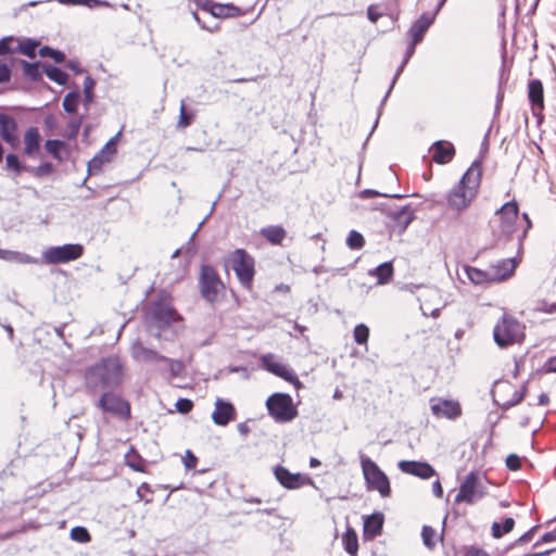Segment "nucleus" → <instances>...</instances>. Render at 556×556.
Here are the masks:
<instances>
[{
	"instance_id": "40",
	"label": "nucleus",
	"mask_w": 556,
	"mask_h": 556,
	"mask_svg": "<svg viewBox=\"0 0 556 556\" xmlns=\"http://www.w3.org/2000/svg\"><path fill=\"white\" fill-rule=\"evenodd\" d=\"M38 47V42L36 40L28 39L24 42H20L14 48V52H20L30 59L36 56V49Z\"/></svg>"
},
{
	"instance_id": "9",
	"label": "nucleus",
	"mask_w": 556,
	"mask_h": 556,
	"mask_svg": "<svg viewBox=\"0 0 556 556\" xmlns=\"http://www.w3.org/2000/svg\"><path fill=\"white\" fill-rule=\"evenodd\" d=\"M519 205L516 200L504 203L495 214L500 217V236L498 241L504 239L510 241L517 230V219Z\"/></svg>"
},
{
	"instance_id": "1",
	"label": "nucleus",
	"mask_w": 556,
	"mask_h": 556,
	"mask_svg": "<svg viewBox=\"0 0 556 556\" xmlns=\"http://www.w3.org/2000/svg\"><path fill=\"white\" fill-rule=\"evenodd\" d=\"M124 366L116 356H109L100 359L88 367L84 376L86 393L96 395L110 390H116L123 383Z\"/></svg>"
},
{
	"instance_id": "61",
	"label": "nucleus",
	"mask_w": 556,
	"mask_h": 556,
	"mask_svg": "<svg viewBox=\"0 0 556 556\" xmlns=\"http://www.w3.org/2000/svg\"><path fill=\"white\" fill-rule=\"evenodd\" d=\"M506 466L509 470L516 471L521 468V459L516 454H510L506 458Z\"/></svg>"
},
{
	"instance_id": "16",
	"label": "nucleus",
	"mask_w": 556,
	"mask_h": 556,
	"mask_svg": "<svg viewBox=\"0 0 556 556\" xmlns=\"http://www.w3.org/2000/svg\"><path fill=\"white\" fill-rule=\"evenodd\" d=\"M278 482L286 489H299L307 482H312L309 478L303 477L301 473H292L283 466H276L274 470Z\"/></svg>"
},
{
	"instance_id": "53",
	"label": "nucleus",
	"mask_w": 556,
	"mask_h": 556,
	"mask_svg": "<svg viewBox=\"0 0 556 556\" xmlns=\"http://www.w3.org/2000/svg\"><path fill=\"white\" fill-rule=\"evenodd\" d=\"M359 197L362 199H369V198H372V197H384V198H394V199H401L403 198L404 195L402 194H388V193H380L374 189H364L359 192Z\"/></svg>"
},
{
	"instance_id": "57",
	"label": "nucleus",
	"mask_w": 556,
	"mask_h": 556,
	"mask_svg": "<svg viewBox=\"0 0 556 556\" xmlns=\"http://www.w3.org/2000/svg\"><path fill=\"white\" fill-rule=\"evenodd\" d=\"M504 79V65L502 66L501 76H500V86L496 94V103H495V114L501 111L503 99H504V90L502 88Z\"/></svg>"
},
{
	"instance_id": "51",
	"label": "nucleus",
	"mask_w": 556,
	"mask_h": 556,
	"mask_svg": "<svg viewBox=\"0 0 556 556\" xmlns=\"http://www.w3.org/2000/svg\"><path fill=\"white\" fill-rule=\"evenodd\" d=\"M168 364V369L170 372V377L176 378L180 377L185 370V365L179 359H172L167 357V361H164Z\"/></svg>"
},
{
	"instance_id": "28",
	"label": "nucleus",
	"mask_w": 556,
	"mask_h": 556,
	"mask_svg": "<svg viewBox=\"0 0 556 556\" xmlns=\"http://www.w3.org/2000/svg\"><path fill=\"white\" fill-rule=\"evenodd\" d=\"M464 271L467 276V278L473 283V285H490L495 282L492 278L491 271L482 270L473 266L465 265Z\"/></svg>"
},
{
	"instance_id": "4",
	"label": "nucleus",
	"mask_w": 556,
	"mask_h": 556,
	"mask_svg": "<svg viewBox=\"0 0 556 556\" xmlns=\"http://www.w3.org/2000/svg\"><path fill=\"white\" fill-rule=\"evenodd\" d=\"M525 329L517 318L504 314L494 327L493 338L500 348H507L523 340Z\"/></svg>"
},
{
	"instance_id": "30",
	"label": "nucleus",
	"mask_w": 556,
	"mask_h": 556,
	"mask_svg": "<svg viewBox=\"0 0 556 556\" xmlns=\"http://www.w3.org/2000/svg\"><path fill=\"white\" fill-rule=\"evenodd\" d=\"M213 17L218 18H228V17H236L241 15V9L236 7L232 3L222 4V3H215L212 8V14Z\"/></svg>"
},
{
	"instance_id": "52",
	"label": "nucleus",
	"mask_w": 556,
	"mask_h": 556,
	"mask_svg": "<svg viewBox=\"0 0 556 556\" xmlns=\"http://www.w3.org/2000/svg\"><path fill=\"white\" fill-rule=\"evenodd\" d=\"M7 167L9 169H14L17 174H20L22 170H25L26 165H23L20 162V159L14 153H9L5 157Z\"/></svg>"
},
{
	"instance_id": "13",
	"label": "nucleus",
	"mask_w": 556,
	"mask_h": 556,
	"mask_svg": "<svg viewBox=\"0 0 556 556\" xmlns=\"http://www.w3.org/2000/svg\"><path fill=\"white\" fill-rule=\"evenodd\" d=\"M118 134L111 138L102 149L88 162V176L84 179L81 186H86L89 176L101 172L102 166L111 162L114 154L116 153V138Z\"/></svg>"
},
{
	"instance_id": "2",
	"label": "nucleus",
	"mask_w": 556,
	"mask_h": 556,
	"mask_svg": "<svg viewBox=\"0 0 556 556\" xmlns=\"http://www.w3.org/2000/svg\"><path fill=\"white\" fill-rule=\"evenodd\" d=\"M481 162L476 160L447 194L448 206L457 212L467 208L476 199L481 181Z\"/></svg>"
},
{
	"instance_id": "47",
	"label": "nucleus",
	"mask_w": 556,
	"mask_h": 556,
	"mask_svg": "<svg viewBox=\"0 0 556 556\" xmlns=\"http://www.w3.org/2000/svg\"><path fill=\"white\" fill-rule=\"evenodd\" d=\"M526 393H527V386L523 384L521 390H518V391H515L511 399L504 402L502 405H501V408L503 410H507L509 408H511L513 406L519 404L522 402V400L525 399L526 396Z\"/></svg>"
},
{
	"instance_id": "23",
	"label": "nucleus",
	"mask_w": 556,
	"mask_h": 556,
	"mask_svg": "<svg viewBox=\"0 0 556 556\" xmlns=\"http://www.w3.org/2000/svg\"><path fill=\"white\" fill-rule=\"evenodd\" d=\"M515 268L516 263L514 258H504L491 265L489 270L492 274L493 280L500 282L509 278L514 274Z\"/></svg>"
},
{
	"instance_id": "5",
	"label": "nucleus",
	"mask_w": 556,
	"mask_h": 556,
	"mask_svg": "<svg viewBox=\"0 0 556 556\" xmlns=\"http://www.w3.org/2000/svg\"><path fill=\"white\" fill-rule=\"evenodd\" d=\"M361 466L367 490L377 491L381 497H389L391 495L390 481L379 466L364 454H361Z\"/></svg>"
},
{
	"instance_id": "21",
	"label": "nucleus",
	"mask_w": 556,
	"mask_h": 556,
	"mask_svg": "<svg viewBox=\"0 0 556 556\" xmlns=\"http://www.w3.org/2000/svg\"><path fill=\"white\" fill-rule=\"evenodd\" d=\"M0 137L12 147H15L18 142L17 122L13 116L5 113H0Z\"/></svg>"
},
{
	"instance_id": "56",
	"label": "nucleus",
	"mask_w": 556,
	"mask_h": 556,
	"mask_svg": "<svg viewBox=\"0 0 556 556\" xmlns=\"http://www.w3.org/2000/svg\"><path fill=\"white\" fill-rule=\"evenodd\" d=\"M175 406L179 413L188 414L193 408V402L189 399L181 397L177 400Z\"/></svg>"
},
{
	"instance_id": "60",
	"label": "nucleus",
	"mask_w": 556,
	"mask_h": 556,
	"mask_svg": "<svg viewBox=\"0 0 556 556\" xmlns=\"http://www.w3.org/2000/svg\"><path fill=\"white\" fill-rule=\"evenodd\" d=\"M539 526H534L532 527L531 529H529L527 532H525L521 536H519L514 543L513 545H522V544H526L528 542H530L535 533V531L538 530Z\"/></svg>"
},
{
	"instance_id": "59",
	"label": "nucleus",
	"mask_w": 556,
	"mask_h": 556,
	"mask_svg": "<svg viewBox=\"0 0 556 556\" xmlns=\"http://www.w3.org/2000/svg\"><path fill=\"white\" fill-rule=\"evenodd\" d=\"M186 469H194L198 464V457L190 451H186V455L182 458Z\"/></svg>"
},
{
	"instance_id": "22",
	"label": "nucleus",
	"mask_w": 556,
	"mask_h": 556,
	"mask_svg": "<svg viewBox=\"0 0 556 556\" xmlns=\"http://www.w3.org/2000/svg\"><path fill=\"white\" fill-rule=\"evenodd\" d=\"M437 11L433 14L422 13L417 21L409 27L407 35L412 38L413 45L419 43L425 33L433 24Z\"/></svg>"
},
{
	"instance_id": "17",
	"label": "nucleus",
	"mask_w": 556,
	"mask_h": 556,
	"mask_svg": "<svg viewBox=\"0 0 556 556\" xmlns=\"http://www.w3.org/2000/svg\"><path fill=\"white\" fill-rule=\"evenodd\" d=\"M212 419L217 426H227L230 421L236 419L235 406L230 402L217 399L215 402V409L212 414Z\"/></svg>"
},
{
	"instance_id": "7",
	"label": "nucleus",
	"mask_w": 556,
	"mask_h": 556,
	"mask_svg": "<svg viewBox=\"0 0 556 556\" xmlns=\"http://www.w3.org/2000/svg\"><path fill=\"white\" fill-rule=\"evenodd\" d=\"M268 414L277 422H289L298 416V408L288 393H274L266 401Z\"/></svg>"
},
{
	"instance_id": "24",
	"label": "nucleus",
	"mask_w": 556,
	"mask_h": 556,
	"mask_svg": "<svg viewBox=\"0 0 556 556\" xmlns=\"http://www.w3.org/2000/svg\"><path fill=\"white\" fill-rule=\"evenodd\" d=\"M384 517L382 513H374L364 519L363 533L367 539H374L381 534Z\"/></svg>"
},
{
	"instance_id": "32",
	"label": "nucleus",
	"mask_w": 556,
	"mask_h": 556,
	"mask_svg": "<svg viewBox=\"0 0 556 556\" xmlns=\"http://www.w3.org/2000/svg\"><path fill=\"white\" fill-rule=\"evenodd\" d=\"M66 148V143L60 139H48L45 142L46 151L56 161L63 162L64 156L61 154V150Z\"/></svg>"
},
{
	"instance_id": "42",
	"label": "nucleus",
	"mask_w": 556,
	"mask_h": 556,
	"mask_svg": "<svg viewBox=\"0 0 556 556\" xmlns=\"http://www.w3.org/2000/svg\"><path fill=\"white\" fill-rule=\"evenodd\" d=\"M346 245L351 250H361L365 245V239L361 232L351 230L346 238Z\"/></svg>"
},
{
	"instance_id": "19",
	"label": "nucleus",
	"mask_w": 556,
	"mask_h": 556,
	"mask_svg": "<svg viewBox=\"0 0 556 556\" xmlns=\"http://www.w3.org/2000/svg\"><path fill=\"white\" fill-rule=\"evenodd\" d=\"M430 152L432 153V161L441 165L450 163L456 154L454 144L445 140H438L432 143Z\"/></svg>"
},
{
	"instance_id": "6",
	"label": "nucleus",
	"mask_w": 556,
	"mask_h": 556,
	"mask_svg": "<svg viewBox=\"0 0 556 556\" xmlns=\"http://www.w3.org/2000/svg\"><path fill=\"white\" fill-rule=\"evenodd\" d=\"M229 261L240 285L245 289H251L255 275L254 257L244 249H236L230 254Z\"/></svg>"
},
{
	"instance_id": "8",
	"label": "nucleus",
	"mask_w": 556,
	"mask_h": 556,
	"mask_svg": "<svg viewBox=\"0 0 556 556\" xmlns=\"http://www.w3.org/2000/svg\"><path fill=\"white\" fill-rule=\"evenodd\" d=\"M199 288L202 298L210 303H214L218 298L219 291L224 289V282L212 265L205 264L201 266Z\"/></svg>"
},
{
	"instance_id": "15",
	"label": "nucleus",
	"mask_w": 556,
	"mask_h": 556,
	"mask_svg": "<svg viewBox=\"0 0 556 556\" xmlns=\"http://www.w3.org/2000/svg\"><path fill=\"white\" fill-rule=\"evenodd\" d=\"M397 467L402 472L421 479H430L435 475L434 468L426 462L401 460L399 462Z\"/></svg>"
},
{
	"instance_id": "58",
	"label": "nucleus",
	"mask_w": 556,
	"mask_h": 556,
	"mask_svg": "<svg viewBox=\"0 0 556 556\" xmlns=\"http://www.w3.org/2000/svg\"><path fill=\"white\" fill-rule=\"evenodd\" d=\"M152 490L148 483H142L137 489V495L140 500H143L147 504L151 503L153 500L151 497H147V494H151Z\"/></svg>"
},
{
	"instance_id": "3",
	"label": "nucleus",
	"mask_w": 556,
	"mask_h": 556,
	"mask_svg": "<svg viewBox=\"0 0 556 556\" xmlns=\"http://www.w3.org/2000/svg\"><path fill=\"white\" fill-rule=\"evenodd\" d=\"M147 318L150 327L157 329V338H161L162 332L166 331L173 324L182 320V317L173 306L170 295L165 291L159 292L156 298L149 304Z\"/></svg>"
},
{
	"instance_id": "44",
	"label": "nucleus",
	"mask_w": 556,
	"mask_h": 556,
	"mask_svg": "<svg viewBox=\"0 0 556 556\" xmlns=\"http://www.w3.org/2000/svg\"><path fill=\"white\" fill-rule=\"evenodd\" d=\"M39 55L42 58H51L55 63H62L65 61L64 52L53 49L49 46L40 48Z\"/></svg>"
},
{
	"instance_id": "18",
	"label": "nucleus",
	"mask_w": 556,
	"mask_h": 556,
	"mask_svg": "<svg viewBox=\"0 0 556 556\" xmlns=\"http://www.w3.org/2000/svg\"><path fill=\"white\" fill-rule=\"evenodd\" d=\"M528 98L534 116H540L544 109V89L540 79H531L528 84Z\"/></svg>"
},
{
	"instance_id": "25",
	"label": "nucleus",
	"mask_w": 556,
	"mask_h": 556,
	"mask_svg": "<svg viewBox=\"0 0 556 556\" xmlns=\"http://www.w3.org/2000/svg\"><path fill=\"white\" fill-rule=\"evenodd\" d=\"M132 356L144 363L163 362L167 361V357L160 354L157 351L143 346L140 342L132 345Z\"/></svg>"
},
{
	"instance_id": "31",
	"label": "nucleus",
	"mask_w": 556,
	"mask_h": 556,
	"mask_svg": "<svg viewBox=\"0 0 556 556\" xmlns=\"http://www.w3.org/2000/svg\"><path fill=\"white\" fill-rule=\"evenodd\" d=\"M344 551L351 555L356 556L358 552V539L354 529L348 527L342 538Z\"/></svg>"
},
{
	"instance_id": "20",
	"label": "nucleus",
	"mask_w": 556,
	"mask_h": 556,
	"mask_svg": "<svg viewBox=\"0 0 556 556\" xmlns=\"http://www.w3.org/2000/svg\"><path fill=\"white\" fill-rule=\"evenodd\" d=\"M387 215L391 218L394 226L399 228L400 233H403L415 219V211L412 208L410 204L389 210Z\"/></svg>"
},
{
	"instance_id": "50",
	"label": "nucleus",
	"mask_w": 556,
	"mask_h": 556,
	"mask_svg": "<svg viewBox=\"0 0 556 556\" xmlns=\"http://www.w3.org/2000/svg\"><path fill=\"white\" fill-rule=\"evenodd\" d=\"M71 539L79 543H87L91 536L85 527L77 526L71 530Z\"/></svg>"
},
{
	"instance_id": "35",
	"label": "nucleus",
	"mask_w": 556,
	"mask_h": 556,
	"mask_svg": "<svg viewBox=\"0 0 556 556\" xmlns=\"http://www.w3.org/2000/svg\"><path fill=\"white\" fill-rule=\"evenodd\" d=\"M514 526H515V520L511 517L505 518L502 526L498 522H493L492 528H491L492 535L495 539H500L504 534L509 533L510 531H513Z\"/></svg>"
},
{
	"instance_id": "34",
	"label": "nucleus",
	"mask_w": 556,
	"mask_h": 556,
	"mask_svg": "<svg viewBox=\"0 0 556 556\" xmlns=\"http://www.w3.org/2000/svg\"><path fill=\"white\" fill-rule=\"evenodd\" d=\"M43 71L49 79L59 85L66 84L68 79V75L64 71L54 65H46Z\"/></svg>"
},
{
	"instance_id": "26",
	"label": "nucleus",
	"mask_w": 556,
	"mask_h": 556,
	"mask_svg": "<svg viewBox=\"0 0 556 556\" xmlns=\"http://www.w3.org/2000/svg\"><path fill=\"white\" fill-rule=\"evenodd\" d=\"M40 134L37 127H29L24 135V152L28 156H36L40 150Z\"/></svg>"
},
{
	"instance_id": "49",
	"label": "nucleus",
	"mask_w": 556,
	"mask_h": 556,
	"mask_svg": "<svg viewBox=\"0 0 556 556\" xmlns=\"http://www.w3.org/2000/svg\"><path fill=\"white\" fill-rule=\"evenodd\" d=\"M353 337L357 344H366L369 337V328L364 324L356 325Z\"/></svg>"
},
{
	"instance_id": "37",
	"label": "nucleus",
	"mask_w": 556,
	"mask_h": 556,
	"mask_svg": "<svg viewBox=\"0 0 556 556\" xmlns=\"http://www.w3.org/2000/svg\"><path fill=\"white\" fill-rule=\"evenodd\" d=\"M80 94L79 91H70L63 99V109L66 113H76Z\"/></svg>"
},
{
	"instance_id": "48",
	"label": "nucleus",
	"mask_w": 556,
	"mask_h": 556,
	"mask_svg": "<svg viewBox=\"0 0 556 556\" xmlns=\"http://www.w3.org/2000/svg\"><path fill=\"white\" fill-rule=\"evenodd\" d=\"M262 363H263L264 368L267 371H269V372H271V374H274L276 376L282 369V367L285 366L281 363L275 362L274 361V356L271 354L264 355L262 357Z\"/></svg>"
},
{
	"instance_id": "38",
	"label": "nucleus",
	"mask_w": 556,
	"mask_h": 556,
	"mask_svg": "<svg viewBox=\"0 0 556 556\" xmlns=\"http://www.w3.org/2000/svg\"><path fill=\"white\" fill-rule=\"evenodd\" d=\"M421 538L424 545L429 549L433 551L437 546V532L431 526L425 525L421 529Z\"/></svg>"
},
{
	"instance_id": "39",
	"label": "nucleus",
	"mask_w": 556,
	"mask_h": 556,
	"mask_svg": "<svg viewBox=\"0 0 556 556\" xmlns=\"http://www.w3.org/2000/svg\"><path fill=\"white\" fill-rule=\"evenodd\" d=\"M126 465L135 471H146V460L137 452L126 455Z\"/></svg>"
},
{
	"instance_id": "63",
	"label": "nucleus",
	"mask_w": 556,
	"mask_h": 556,
	"mask_svg": "<svg viewBox=\"0 0 556 556\" xmlns=\"http://www.w3.org/2000/svg\"><path fill=\"white\" fill-rule=\"evenodd\" d=\"M382 15L383 13L377 10V5L371 4L367 8V17L370 22L377 23Z\"/></svg>"
},
{
	"instance_id": "11",
	"label": "nucleus",
	"mask_w": 556,
	"mask_h": 556,
	"mask_svg": "<svg viewBox=\"0 0 556 556\" xmlns=\"http://www.w3.org/2000/svg\"><path fill=\"white\" fill-rule=\"evenodd\" d=\"M84 254V247L79 243H67L50 247L42 252V261L46 264H64L78 260Z\"/></svg>"
},
{
	"instance_id": "41",
	"label": "nucleus",
	"mask_w": 556,
	"mask_h": 556,
	"mask_svg": "<svg viewBox=\"0 0 556 556\" xmlns=\"http://www.w3.org/2000/svg\"><path fill=\"white\" fill-rule=\"evenodd\" d=\"M96 80L91 76H86L84 79V105L86 109L93 102V89Z\"/></svg>"
},
{
	"instance_id": "33",
	"label": "nucleus",
	"mask_w": 556,
	"mask_h": 556,
	"mask_svg": "<svg viewBox=\"0 0 556 556\" xmlns=\"http://www.w3.org/2000/svg\"><path fill=\"white\" fill-rule=\"evenodd\" d=\"M20 63L23 66L24 75L27 79L30 81H39L42 79L39 62L29 63L25 60H20Z\"/></svg>"
},
{
	"instance_id": "36",
	"label": "nucleus",
	"mask_w": 556,
	"mask_h": 556,
	"mask_svg": "<svg viewBox=\"0 0 556 556\" xmlns=\"http://www.w3.org/2000/svg\"><path fill=\"white\" fill-rule=\"evenodd\" d=\"M405 66H406V64H404V61H402V63L400 64V66L396 68V72H395V74H394V76H393V78H392V81H391V84H390V87H389V89H388L387 93L384 94V97H383V98H382V100H381L380 106H379V109H378V116H377V118H376V121H375V124H374L372 130L376 128V126H377V124H378V121H379V117H380V115H381V113H382L383 105L386 104L387 99L389 98V96H390V93H391L392 89L394 88V86H395V84H396V81H397V79H399L400 75H401V74H402V72L404 71V67H405Z\"/></svg>"
},
{
	"instance_id": "62",
	"label": "nucleus",
	"mask_w": 556,
	"mask_h": 556,
	"mask_svg": "<svg viewBox=\"0 0 556 556\" xmlns=\"http://www.w3.org/2000/svg\"><path fill=\"white\" fill-rule=\"evenodd\" d=\"M556 541V528L552 531L544 533L540 540L534 543V546H539L543 543H551Z\"/></svg>"
},
{
	"instance_id": "64",
	"label": "nucleus",
	"mask_w": 556,
	"mask_h": 556,
	"mask_svg": "<svg viewBox=\"0 0 556 556\" xmlns=\"http://www.w3.org/2000/svg\"><path fill=\"white\" fill-rule=\"evenodd\" d=\"M464 556H489V554L482 548L470 546L466 549Z\"/></svg>"
},
{
	"instance_id": "54",
	"label": "nucleus",
	"mask_w": 556,
	"mask_h": 556,
	"mask_svg": "<svg viewBox=\"0 0 556 556\" xmlns=\"http://www.w3.org/2000/svg\"><path fill=\"white\" fill-rule=\"evenodd\" d=\"M15 39L12 36L3 37L0 39V55H4L8 53H14V43Z\"/></svg>"
},
{
	"instance_id": "29",
	"label": "nucleus",
	"mask_w": 556,
	"mask_h": 556,
	"mask_svg": "<svg viewBox=\"0 0 556 556\" xmlns=\"http://www.w3.org/2000/svg\"><path fill=\"white\" fill-rule=\"evenodd\" d=\"M370 276L377 278L378 285H386L391 281L394 275V268L392 262H384L368 273Z\"/></svg>"
},
{
	"instance_id": "55",
	"label": "nucleus",
	"mask_w": 556,
	"mask_h": 556,
	"mask_svg": "<svg viewBox=\"0 0 556 556\" xmlns=\"http://www.w3.org/2000/svg\"><path fill=\"white\" fill-rule=\"evenodd\" d=\"M193 119H194L193 113L186 112L185 104L181 103L178 126L184 127V128L188 127L192 124Z\"/></svg>"
},
{
	"instance_id": "46",
	"label": "nucleus",
	"mask_w": 556,
	"mask_h": 556,
	"mask_svg": "<svg viewBox=\"0 0 556 556\" xmlns=\"http://www.w3.org/2000/svg\"><path fill=\"white\" fill-rule=\"evenodd\" d=\"M25 172L31 173L37 178H42L53 172V165L50 162H45L37 167H25Z\"/></svg>"
},
{
	"instance_id": "43",
	"label": "nucleus",
	"mask_w": 556,
	"mask_h": 556,
	"mask_svg": "<svg viewBox=\"0 0 556 556\" xmlns=\"http://www.w3.org/2000/svg\"><path fill=\"white\" fill-rule=\"evenodd\" d=\"M277 377L292 383L295 387V389H298V390L303 387L302 382L300 381L298 376L294 374V371L286 365L278 372Z\"/></svg>"
},
{
	"instance_id": "10",
	"label": "nucleus",
	"mask_w": 556,
	"mask_h": 556,
	"mask_svg": "<svg viewBox=\"0 0 556 556\" xmlns=\"http://www.w3.org/2000/svg\"><path fill=\"white\" fill-rule=\"evenodd\" d=\"M97 407L103 413H110L123 420H128L131 417L130 403L119 394L114 393V390L101 393Z\"/></svg>"
},
{
	"instance_id": "12",
	"label": "nucleus",
	"mask_w": 556,
	"mask_h": 556,
	"mask_svg": "<svg viewBox=\"0 0 556 556\" xmlns=\"http://www.w3.org/2000/svg\"><path fill=\"white\" fill-rule=\"evenodd\" d=\"M485 495L484 486L479 481L478 475L475 471H470L459 485L457 495L455 496L454 503H467L473 504L481 500Z\"/></svg>"
},
{
	"instance_id": "27",
	"label": "nucleus",
	"mask_w": 556,
	"mask_h": 556,
	"mask_svg": "<svg viewBox=\"0 0 556 556\" xmlns=\"http://www.w3.org/2000/svg\"><path fill=\"white\" fill-rule=\"evenodd\" d=\"M261 236L266 239L270 244L281 245L287 237V231L281 225H269L261 228Z\"/></svg>"
},
{
	"instance_id": "45",
	"label": "nucleus",
	"mask_w": 556,
	"mask_h": 556,
	"mask_svg": "<svg viewBox=\"0 0 556 556\" xmlns=\"http://www.w3.org/2000/svg\"><path fill=\"white\" fill-rule=\"evenodd\" d=\"M83 119L84 116H79L78 118H73L67 123L65 137L68 140H76L83 124Z\"/></svg>"
},
{
	"instance_id": "14",
	"label": "nucleus",
	"mask_w": 556,
	"mask_h": 556,
	"mask_svg": "<svg viewBox=\"0 0 556 556\" xmlns=\"http://www.w3.org/2000/svg\"><path fill=\"white\" fill-rule=\"evenodd\" d=\"M430 404L437 418L456 419L462 415V406L457 401L432 397Z\"/></svg>"
}]
</instances>
